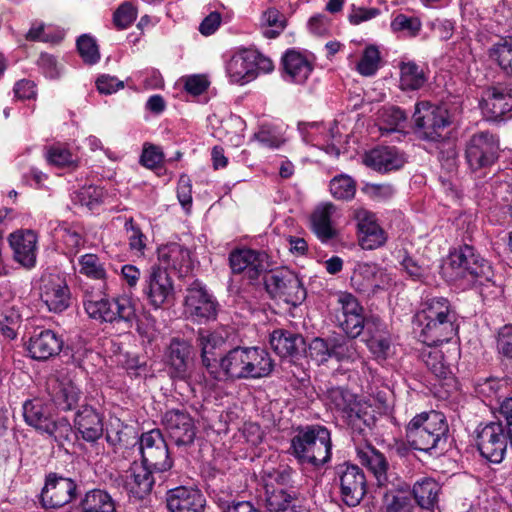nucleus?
I'll return each instance as SVG.
<instances>
[{"mask_svg":"<svg viewBox=\"0 0 512 512\" xmlns=\"http://www.w3.org/2000/svg\"><path fill=\"white\" fill-rule=\"evenodd\" d=\"M358 217H360V214ZM358 227L363 234L360 239L363 249L373 250L385 244L387 238L384 230L369 216L359 218Z\"/></svg>","mask_w":512,"mask_h":512,"instance_id":"40","label":"nucleus"},{"mask_svg":"<svg viewBox=\"0 0 512 512\" xmlns=\"http://www.w3.org/2000/svg\"><path fill=\"white\" fill-rule=\"evenodd\" d=\"M270 346L280 357H295L306 352V341L300 334L284 330H274L270 335Z\"/></svg>","mask_w":512,"mask_h":512,"instance_id":"25","label":"nucleus"},{"mask_svg":"<svg viewBox=\"0 0 512 512\" xmlns=\"http://www.w3.org/2000/svg\"><path fill=\"white\" fill-rule=\"evenodd\" d=\"M457 349L454 348L452 353L445 354L442 349L433 348L422 352V359L427 369L439 379L452 378V360L456 359Z\"/></svg>","mask_w":512,"mask_h":512,"instance_id":"29","label":"nucleus"},{"mask_svg":"<svg viewBox=\"0 0 512 512\" xmlns=\"http://www.w3.org/2000/svg\"><path fill=\"white\" fill-rule=\"evenodd\" d=\"M463 274L470 275L480 284H483L484 282H490L494 277V272L491 264L483 257L477 259V261H475V264L468 266V269Z\"/></svg>","mask_w":512,"mask_h":512,"instance_id":"61","label":"nucleus"},{"mask_svg":"<svg viewBox=\"0 0 512 512\" xmlns=\"http://www.w3.org/2000/svg\"><path fill=\"white\" fill-rule=\"evenodd\" d=\"M80 273L96 280H105L106 270L100 258L95 254H85L79 259Z\"/></svg>","mask_w":512,"mask_h":512,"instance_id":"50","label":"nucleus"},{"mask_svg":"<svg viewBox=\"0 0 512 512\" xmlns=\"http://www.w3.org/2000/svg\"><path fill=\"white\" fill-rule=\"evenodd\" d=\"M448 437L446 417L438 411L418 414L406 426V439L410 446L434 456L446 450Z\"/></svg>","mask_w":512,"mask_h":512,"instance_id":"1","label":"nucleus"},{"mask_svg":"<svg viewBox=\"0 0 512 512\" xmlns=\"http://www.w3.org/2000/svg\"><path fill=\"white\" fill-rule=\"evenodd\" d=\"M331 359L337 361L354 360L357 357L355 338L346 334H332L329 336Z\"/></svg>","mask_w":512,"mask_h":512,"instance_id":"42","label":"nucleus"},{"mask_svg":"<svg viewBox=\"0 0 512 512\" xmlns=\"http://www.w3.org/2000/svg\"><path fill=\"white\" fill-rule=\"evenodd\" d=\"M331 447L330 431L321 425H310L297 429L290 453L299 463L319 468L330 461Z\"/></svg>","mask_w":512,"mask_h":512,"instance_id":"3","label":"nucleus"},{"mask_svg":"<svg viewBox=\"0 0 512 512\" xmlns=\"http://www.w3.org/2000/svg\"><path fill=\"white\" fill-rule=\"evenodd\" d=\"M385 276L383 270L375 264H360L351 276L352 285L359 291L365 292L370 288H379L381 284L377 282V277Z\"/></svg>","mask_w":512,"mask_h":512,"instance_id":"41","label":"nucleus"},{"mask_svg":"<svg viewBox=\"0 0 512 512\" xmlns=\"http://www.w3.org/2000/svg\"><path fill=\"white\" fill-rule=\"evenodd\" d=\"M441 485L433 478H423L414 483L412 495L417 505L425 510L433 511L438 507Z\"/></svg>","mask_w":512,"mask_h":512,"instance_id":"31","label":"nucleus"},{"mask_svg":"<svg viewBox=\"0 0 512 512\" xmlns=\"http://www.w3.org/2000/svg\"><path fill=\"white\" fill-rule=\"evenodd\" d=\"M343 422L351 430L353 438L360 437L366 439L372 434V430L376 424L374 411L358 402L353 408H349L348 412L342 417Z\"/></svg>","mask_w":512,"mask_h":512,"instance_id":"22","label":"nucleus"},{"mask_svg":"<svg viewBox=\"0 0 512 512\" xmlns=\"http://www.w3.org/2000/svg\"><path fill=\"white\" fill-rule=\"evenodd\" d=\"M415 135L423 141L442 142L446 138V129L452 119L446 105L421 101L415 104L412 115Z\"/></svg>","mask_w":512,"mask_h":512,"instance_id":"4","label":"nucleus"},{"mask_svg":"<svg viewBox=\"0 0 512 512\" xmlns=\"http://www.w3.org/2000/svg\"><path fill=\"white\" fill-rule=\"evenodd\" d=\"M105 195L103 188L92 185L82 187L75 193L74 202L93 210L103 203Z\"/></svg>","mask_w":512,"mask_h":512,"instance_id":"49","label":"nucleus"},{"mask_svg":"<svg viewBox=\"0 0 512 512\" xmlns=\"http://www.w3.org/2000/svg\"><path fill=\"white\" fill-rule=\"evenodd\" d=\"M329 399L334 404L337 411L340 412L341 418L346 414L349 408H353L357 401L354 394L347 389L337 387L329 391Z\"/></svg>","mask_w":512,"mask_h":512,"instance_id":"55","label":"nucleus"},{"mask_svg":"<svg viewBox=\"0 0 512 512\" xmlns=\"http://www.w3.org/2000/svg\"><path fill=\"white\" fill-rule=\"evenodd\" d=\"M159 260L166 268L182 271L189 269L191 264L190 251L177 243H171L159 249Z\"/></svg>","mask_w":512,"mask_h":512,"instance_id":"38","label":"nucleus"},{"mask_svg":"<svg viewBox=\"0 0 512 512\" xmlns=\"http://www.w3.org/2000/svg\"><path fill=\"white\" fill-rule=\"evenodd\" d=\"M138 451L141 463L156 473H164L173 467V458L160 429L144 432L139 437Z\"/></svg>","mask_w":512,"mask_h":512,"instance_id":"8","label":"nucleus"},{"mask_svg":"<svg viewBox=\"0 0 512 512\" xmlns=\"http://www.w3.org/2000/svg\"><path fill=\"white\" fill-rule=\"evenodd\" d=\"M139 437L133 427L124 425L119 420L116 424H111L106 431V441L115 449L128 448L136 446Z\"/></svg>","mask_w":512,"mask_h":512,"instance_id":"39","label":"nucleus"},{"mask_svg":"<svg viewBox=\"0 0 512 512\" xmlns=\"http://www.w3.org/2000/svg\"><path fill=\"white\" fill-rule=\"evenodd\" d=\"M23 416L29 426L42 433L53 427L52 422L54 419L52 418L50 406L41 399L27 400L23 404Z\"/></svg>","mask_w":512,"mask_h":512,"instance_id":"30","label":"nucleus"},{"mask_svg":"<svg viewBox=\"0 0 512 512\" xmlns=\"http://www.w3.org/2000/svg\"><path fill=\"white\" fill-rule=\"evenodd\" d=\"M80 512H116L113 498L104 490L92 489L81 498Z\"/></svg>","mask_w":512,"mask_h":512,"instance_id":"36","label":"nucleus"},{"mask_svg":"<svg viewBox=\"0 0 512 512\" xmlns=\"http://www.w3.org/2000/svg\"><path fill=\"white\" fill-rule=\"evenodd\" d=\"M225 343L223 337L216 333H211L208 330L200 329L197 334V345L201 350V361L203 366L209 371L213 372L219 364L215 350Z\"/></svg>","mask_w":512,"mask_h":512,"instance_id":"33","label":"nucleus"},{"mask_svg":"<svg viewBox=\"0 0 512 512\" xmlns=\"http://www.w3.org/2000/svg\"><path fill=\"white\" fill-rule=\"evenodd\" d=\"M83 305L89 317L93 319L109 322L114 318L111 301L102 293L93 294L85 292Z\"/></svg>","mask_w":512,"mask_h":512,"instance_id":"37","label":"nucleus"},{"mask_svg":"<svg viewBox=\"0 0 512 512\" xmlns=\"http://www.w3.org/2000/svg\"><path fill=\"white\" fill-rule=\"evenodd\" d=\"M491 55L495 57L500 68L512 76V37L495 44Z\"/></svg>","mask_w":512,"mask_h":512,"instance_id":"53","label":"nucleus"},{"mask_svg":"<svg viewBox=\"0 0 512 512\" xmlns=\"http://www.w3.org/2000/svg\"><path fill=\"white\" fill-rule=\"evenodd\" d=\"M358 457L360 462L374 474L378 486H385L388 482L387 471L389 463L384 454L373 446L368 445L366 449L358 451Z\"/></svg>","mask_w":512,"mask_h":512,"instance_id":"35","label":"nucleus"},{"mask_svg":"<svg viewBox=\"0 0 512 512\" xmlns=\"http://www.w3.org/2000/svg\"><path fill=\"white\" fill-rule=\"evenodd\" d=\"M63 339L50 329L34 332L30 337L27 351L31 358L45 361L60 353L63 348Z\"/></svg>","mask_w":512,"mask_h":512,"instance_id":"19","label":"nucleus"},{"mask_svg":"<svg viewBox=\"0 0 512 512\" xmlns=\"http://www.w3.org/2000/svg\"><path fill=\"white\" fill-rule=\"evenodd\" d=\"M366 325L363 341L375 358L385 360L391 345L385 324L378 317L371 316Z\"/></svg>","mask_w":512,"mask_h":512,"instance_id":"21","label":"nucleus"},{"mask_svg":"<svg viewBox=\"0 0 512 512\" xmlns=\"http://www.w3.org/2000/svg\"><path fill=\"white\" fill-rule=\"evenodd\" d=\"M498 152V138L488 131L473 134L465 144V160L472 172L492 166Z\"/></svg>","mask_w":512,"mask_h":512,"instance_id":"11","label":"nucleus"},{"mask_svg":"<svg viewBox=\"0 0 512 512\" xmlns=\"http://www.w3.org/2000/svg\"><path fill=\"white\" fill-rule=\"evenodd\" d=\"M54 404L63 411H70L77 407L81 391L70 379H56L52 382L50 390Z\"/></svg>","mask_w":512,"mask_h":512,"instance_id":"28","label":"nucleus"},{"mask_svg":"<svg viewBox=\"0 0 512 512\" xmlns=\"http://www.w3.org/2000/svg\"><path fill=\"white\" fill-rule=\"evenodd\" d=\"M111 308L114 318L112 321H109V323L124 322L130 327L137 318L135 303L132 298L127 295L113 298Z\"/></svg>","mask_w":512,"mask_h":512,"instance_id":"46","label":"nucleus"},{"mask_svg":"<svg viewBox=\"0 0 512 512\" xmlns=\"http://www.w3.org/2000/svg\"><path fill=\"white\" fill-rule=\"evenodd\" d=\"M41 299L49 311L60 313L69 307L70 291L64 280L59 277L43 281Z\"/></svg>","mask_w":512,"mask_h":512,"instance_id":"23","label":"nucleus"},{"mask_svg":"<svg viewBox=\"0 0 512 512\" xmlns=\"http://www.w3.org/2000/svg\"><path fill=\"white\" fill-rule=\"evenodd\" d=\"M46 159L49 164L56 167H70L76 165L72 153L61 145H53L47 149Z\"/></svg>","mask_w":512,"mask_h":512,"instance_id":"57","label":"nucleus"},{"mask_svg":"<svg viewBox=\"0 0 512 512\" xmlns=\"http://www.w3.org/2000/svg\"><path fill=\"white\" fill-rule=\"evenodd\" d=\"M266 489V507L270 512H283L289 507H293L295 493L289 492L284 488H265Z\"/></svg>","mask_w":512,"mask_h":512,"instance_id":"47","label":"nucleus"},{"mask_svg":"<svg viewBox=\"0 0 512 512\" xmlns=\"http://www.w3.org/2000/svg\"><path fill=\"white\" fill-rule=\"evenodd\" d=\"M77 490L78 485L73 479L51 472L46 476L40 503L45 509L60 508L76 498Z\"/></svg>","mask_w":512,"mask_h":512,"instance_id":"12","label":"nucleus"},{"mask_svg":"<svg viewBox=\"0 0 512 512\" xmlns=\"http://www.w3.org/2000/svg\"><path fill=\"white\" fill-rule=\"evenodd\" d=\"M229 265L233 274H243L250 281L257 280L270 268L266 252L249 248L232 250Z\"/></svg>","mask_w":512,"mask_h":512,"instance_id":"14","label":"nucleus"},{"mask_svg":"<svg viewBox=\"0 0 512 512\" xmlns=\"http://www.w3.org/2000/svg\"><path fill=\"white\" fill-rule=\"evenodd\" d=\"M183 306L185 317L192 322L202 324L217 318L218 302L198 280L187 287Z\"/></svg>","mask_w":512,"mask_h":512,"instance_id":"9","label":"nucleus"},{"mask_svg":"<svg viewBox=\"0 0 512 512\" xmlns=\"http://www.w3.org/2000/svg\"><path fill=\"white\" fill-rule=\"evenodd\" d=\"M285 75L293 82L302 84L312 72V64L300 52L288 50L282 57Z\"/></svg>","mask_w":512,"mask_h":512,"instance_id":"32","label":"nucleus"},{"mask_svg":"<svg viewBox=\"0 0 512 512\" xmlns=\"http://www.w3.org/2000/svg\"><path fill=\"white\" fill-rule=\"evenodd\" d=\"M142 295L154 310H165L175 301L174 282L167 268L153 265L143 276Z\"/></svg>","mask_w":512,"mask_h":512,"instance_id":"5","label":"nucleus"},{"mask_svg":"<svg viewBox=\"0 0 512 512\" xmlns=\"http://www.w3.org/2000/svg\"><path fill=\"white\" fill-rule=\"evenodd\" d=\"M330 192L338 200H351L356 193V183L348 175L335 176L330 181Z\"/></svg>","mask_w":512,"mask_h":512,"instance_id":"48","label":"nucleus"},{"mask_svg":"<svg viewBox=\"0 0 512 512\" xmlns=\"http://www.w3.org/2000/svg\"><path fill=\"white\" fill-rule=\"evenodd\" d=\"M405 162V154L394 146H378L364 156L366 166L384 173L400 169Z\"/></svg>","mask_w":512,"mask_h":512,"instance_id":"20","label":"nucleus"},{"mask_svg":"<svg viewBox=\"0 0 512 512\" xmlns=\"http://www.w3.org/2000/svg\"><path fill=\"white\" fill-rule=\"evenodd\" d=\"M481 255L476 252L473 246L463 245L460 249L451 255L452 265L463 270V273L468 269V266L475 264Z\"/></svg>","mask_w":512,"mask_h":512,"instance_id":"60","label":"nucleus"},{"mask_svg":"<svg viewBox=\"0 0 512 512\" xmlns=\"http://www.w3.org/2000/svg\"><path fill=\"white\" fill-rule=\"evenodd\" d=\"M74 427L84 441L95 443L104 432L103 416L93 406L81 405L74 417Z\"/></svg>","mask_w":512,"mask_h":512,"instance_id":"18","label":"nucleus"},{"mask_svg":"<svg viewBox=\"0 0 512 512\" xmlns=\"http://www.w3.org/2000/svg\"><path fill=\"white\" fill-rule=\"evenodd\" d=\"M165 500L169 512H204L206 507L202 492L186 486L169 489Z\"/></svg>","mask_w":512,"mask_h":512,"instance_id":"16","label":"nucleus"},{"mask_svg":"<svg viewBox=\"0 0 512 512\" xmlns=\"http://www.w3.org/2000/svg\"><path fill=\"white\" fill-rule=\"evenodd\" d=\"M482 109L490 120H502L505 114L512 111V88H489Z\"/></svg>","mask_w":512,"mask_h":512,"instance_id":"24","label":"nucleus"},{"mask_svg":"<svg viewBox=\"0 0 512 512\" xmlns=\"http://www.w3.org/2000/svg\"><path fill=\"white\" fill-rule=\"evenodd\" d=\"M154 474H157L156 471H152L150 467L133 461L124 479V487L128 494L138 500L150 495L155 484Z\"/></svg>","mask_w":512,"mask_h":512,"instance_id":"17","label":"nucleus"},{"mask_svg":"<svg viewBox=\"0 0 512 512\" xmlns=\"http://www.w3.org/2000/svg\"><path fill=\"white\" fill-rule=\"evenodd\" d=\"M385 512H415L408 489L387 490L383 495Z\"/></svg>","mask_w":512,"mask_h":512,"instance_id":"44","label":"nucleus"},{"mask_svg":"<svg viewBox=\"0 0 512 512\" xmlns=\"http://www.w3.org/2000/svg\"><path fill=\"white\" fill-rule=\"evenodd\" d=\"M14 258L25 267H33L36 261L37 237L32 231H16L9 236Z\"/></svg>","mask_w":512,"mask_h":512,"instance_id":"27","label":"nucleus"},{"mask_svg":"<svg viewBox=\"0 0 512 512\" xmlns=\"http://www.w3.org/2000/svg\"><path fill=\"white\" fill-rule=\"evenodd\" d=\"M367 319L362 312L351 314L344 317L343 320L339 319L340 327L346 335L356 339L362 332H365Z\"/></svg>","mask_w":512,"mask_h":512,"instance_id":"59","label":"nucleus"},{"mask_svg":"<svg viewBox=\"0 0 512 512\" xmlns=\"http://www.w3.org/2000/svg\"><path fill=\"white\" fill-rule=\"evenodd\" d=\"M497 349L505 358L512 360V324L505 325L499 330Z\"/></svg>","mask_w":512,"mask_h":512,"instance_id":"64","label":"nucleus"},{"mask_svg":"<svg viewBox=\"0 0 512 512\" xmlns=\"http://www.w3.org/2000/svg\"><path fill=\"white\" fill-rule=\"evenodd\" d=\"M228 72L234 82L246 83L255 77L250 52L233 57L228 64Z\"/></svg>","mask_w":512,"mask_h":512,"instance_id":"45","label":"nucleus"},{"mask_svg":"<svg viewBox=\"0 0 512 512\" xmlns=\"http://www.w3.org/2000/svg\"><path fill=\"white\" fill-rule=\"evenodd\" d=\"M331 208V204L317 208L311 216L313 231L323 242L334 238L336 235L335 229L331 226Z\"/></svg>","mask_w":512,"mask_h":512,"instance_id":"43","label":"nucleus"},{"mask_svg":"<svg viewBox=\"0 0 512 512\" xmlns=\"http://www.w3.org/2000/svg\"><path fill=\"white\" fill-rule=\"evenodd\" d=\"M509 441V435L501 420L480 424L476 429L477 449L491 463L499 464L504 460Z\"/></svg>","mask_w":512,"mask_h":512,"instance_id":"10","label":"nucleus"},{"mask_svg":"<svg viewBox=\"0 0 512 512\" xmlns=\"http://www.w3.org/2000/svg\"><path fill=\"white\" fill-rule=\"evenodd\" d=\"M137 11L135 7L125 2L121 4L113 14L114 25L122 30L128 28L136 19Z\"/></svg>","mask_w":512,"mask_h":512,"instance_id":"63","label":"nucleus"},{"mask_svg":"<svg viewBox=\"0 0 512 512\" xmlns=\"http://www.w3.org/2000/svg\"><path fill=\"white\" fill-rule=\"evenodd\" d=\"M219 366L228 379L267 377L274 368L269 353L258 347H236L220 358Z\"/></svg>","mask_w":512,"mask_h":512,"instance_id":"2","label":"nucleus"},{"mask_svg":"<svg viewBox=\"0 0 512 512\" xmlns=\"http://www.w3.org/2000/svg\"><path fill=\"white\" fill-rule=\"evenodd\" d=\"M309 356L318 362L323 364L331 359L329 336L327 338L315 337L308 345Z\"/></svg>","mask_w":512,"mask_h":512,"instance_id":"62","label":"nucleus"},{"mask_svg":"<svg viewBox=\"0 0 512 512\" xmlns=\"http://www.w3.org/2000/svg\"><path fill=\"white\" fill-rule=\"evenodd\" d=\"M341 497L347 506L355 507L367 492V481L364 471L357 465L343 463L337 466Z\"/></svg>","mask_w":512,"mask_h":512,"instance_id":"13","label":"nucleus"},{"mask_svg":"<svg viewBox=\"0 0 512 512\" xmlns=\"http://www.w3.org/2000/svg\"><path fill=\"white\" fill-rule=\"evenodd\" d=\"M457 314L445 298H433L425 303V307L415 315V322L449 321L456 322Z\"/></svg>","mask_w":512,"mask_h":512,"instance_id":"34","label":"nucleus"},{"mask_svg":"<svg viewBox=\"0 0 512 512\" xmlns=\"http://www.w3.org/2000/svg\"><path fill=\"white\" fill-rule=\"evenodd\" d=\"M268 294L294 307L300 305L307 296L306 289L298 275L289 269L273 271L264 276Z\"/></svg>","mask_w":512,"mask_h":512,"instance_id":"6","label":"nucleus"},{"mask_svg":"<svg viewBox=\"0 0 512 512\" xmlns=\"http://www.w3.org/2000/svg\"><path fill=\"white\" fill-rule=\"evenodd\" d=\"M421 327L420 337L422 342L427 346H438L442 343H447L458 332V325L456 322L449 321H431L415 322Z\"/></svg>","mask_w":512,"mask_h":512,"instance_id":"26","label":"nucleus"},{"mask_svg":"<svg viewBox=\"0 0 512 512\" xmlns=\"http://www.w3.org/2000/svg\"><path fill=\"white\" fill-rule=\"evenodd\" d=\"M77 50L86 64L93 65L100 59L97 42L88 34H83L77 39Z\"/></svg>","mask_w":512,"mask_h":512,"instance_id":"52","label":"nucleus"},{"mask_svg":"<svg viewBox=\"0 0 512 512\" xmlns=\"http://www.w3.org/2000/svg\"><path fill=\"white\" fill-rule=\"evenodd\" d=\"M167 373L172 380L188 382L195 370L193 345L179 337H173L164 352Z\"/></svg>","mask_w":512,"mask_h":512,"instance_id":"7","label":"nucleus"},{"mask_svg":"<svg viewBox=\"0 0 512 512\" xmlns=\"http://www.w3.org/2000/svg\"><path fill=\"white\" fill-rule=\"evenodd\" d=\"M261 23L263 26L273 28L264 30V36L267 38H275L284 28V16L276 8H269L263 12Z\"/></svg>","mask_w":512,"mask_h":512,"instance_id":"56","label":"nucleus"},{"mask_svg":"<svg viewBox=\"0 0 512 512\" xmlns=\"http://www.w3.org/2000/svg\"><path fill=\"white\" fill-rule=\"evenodd\" d=\"M425 82L423 71L413 62L401 66V84L405 89H419Z\"/></svg>","mask_w":512,"mask_h":512,"instance_id":"51","label":"nucleus"},{"mask_svg":"<svg viewBox=\"0 0 512 512\" xmlns=\"http://www.w3.org/2000/svg\"><path fill=\"white\" fill-rule=\"evenodd\" d=\"M383 119L385 126L380 127V130L390 133L399 131L404 127V123L407 120V115L401 108L392 106L384 111Z\"/></svg>","mask_w":512,"mask_h":512,"instance_id":"58","label":"nucleus"},{"mask_svg":"<svg viewBox=\"0 0 512 512\" xmlns=\"http://www.w3.org/2000/svg\"><path fill=\"white\" fill-rule=\"evenodd\" d=\"M380 52L377 47L368 46L357 64V71L362 76H372L379 68Z\"/></svg>","mask_w":512,"mask_h":512,"instance_id":"54","label":"nucleus"},{"mask_svg":"<svg viewBox=\"0 0 512 512\" xmlns=\"http://www.w3.org/2000/svg\"><path fill=\"white\" fill-rule=\"evenodd\" d=\"M162 424L177 446H189L196 437V426L191 415L180 409L165 412Z\"/></svg>","mask_w":512,"mask_h":512,"instance_id":"15","label":"nucleus"}]
</instances>
